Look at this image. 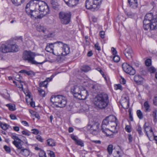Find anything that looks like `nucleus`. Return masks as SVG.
<instances>
[{
  "label": "nucleus",
  "instance_id": "obj_1",
  "mask_svg": "<svg viewBox=\"0 0 157 157\" xmlns=\"http://www.w3.org/2000/svg\"><path fill=\"white\" fill-rule=\"evenodd\" d=\"M93 103L97 109H105L109 103L108 95L104 92L98 94L94 99Z\"/></svg>",
  "mask_w": 157,
  "mask_h": 157
},
{
  "label": "nucleus",
  "instance_id": "obj_2",
  "mask_svg": "<svg viewBox=\"0 0 157 157\" xmlns=\"http://www.w3.org/2000/svg\"><path fill=\"white\" fill-rule=\"evenodd\" d=\"M71 93L75 98L80 100H85L89 96L88 92L84 88L77 85L71 87Z\"/></svg>",
  "mask_w": 157,
  "mask_h": 157
},
{
  "label": "nucleus",
  "instance_id": "obj_3",
  "mask_svg": "<svg viewBox=\"0 0 157 157\" xmlns=\"http://www.w3.org/2000/svg\"><path fill=\"white\" fill-rule=\"evenodd\" d=\"M18 50V46L12 40L8 41L6 44H2L0 47V51L3 53L17 52Z\"/></svg>",
  "mask_w": 157,
  "mask_h": 157
},
{
  "label": "nucleus",
  "instance_id": "obj_4",
  "mask_svg": "<svg viewBox=\"0 0 157 157\" xmlns=\"http://www.w3.org/2000/svg\"><path fill=\"white\" fill-rule=\"evenodd\" d=\"M51 102L57 107H65L67 103L65 97L61 95H52L51 98Z\"/></svg>",
  "mask_w": 157,
  "mask_h": 157
},
{
  "label": "nucleus",
  "instance_id": "obj_5",
  "mask_svg": "<svg viewBox=\"0 0 157 157\" xmlns=\"http://www.w3.org/2000/svg\"><path fill=\"white\" fill-rule=\"evenodd\" d=\"M36 55L34 52H31L30 51H24L23 53V59L25 60H28L29 63L35 65L42 64L44 62L39 63L35 60L34 58Z\"/></svg>",
  "mask_w": 157,
  "mask_h": 157
},
{
  "label": "nucleus",
  "instance_id": "obj_6",
  "mask_svg": "<svg viewBox=\"0 0 157 157\" xmlns=\"http://www.w3.org/2000/svg\"><path fill=\"white\" fill-rule=\"evenodd\" d=\"M102 0H86L85 6L87 9L94 11L97 10L101 4Z\"/></svg>",
  "mask_w": 157,
  "mask_h": 157
},
{
  "label": "nucleus",
  "instance_id": "obj_7",
  "mask_svg": "<svg viewBox=\"0 0 157 157\" xmlns=\"http://www.w3.org/2000/svg\"><path fill=\"white\" fill-rule=\"evenodd\" d=\"M59 18L62 24L66 25L69 23L71 16L70 12L61 11L59 13Z\"/></svg>",
  "mask_w": 157,
  "mask_h": 157
},
{
  "label": "nucleus",
  "instance_id": "obj_8",
  "mask_svg": "<svg viewBox=\"0 0 157 157\" xmlns=\"http://www.w3.org/2000/svg\"><path fill=\"white\" fill-rule=\"evenodd\" d=\"M143 21L145 23L147 22L152 24L151 28L154 29L157 27V14L153 15L152 13H147Z\"/></svg>",
  "mask_w": 157,
  "mask_h": 157
},
{
  "label": "nucleus",
  "instance_id": "obj_9",
  "mask_svg": "<svg viewBox=\"0 0 157 157\" xmlns=\"http://www.w3.org/2000/svg\"><path fill=\"white\" fill-rule=\"evenodd\" d=\"M41 16L43 17L48 14L49 13V7L44 2L40 0L38 10Z\"/></svg>",
  "mask_w": 157,
  "mask_h": 157
},
{
  "label": "nucleus",
  "instance_id": "obj_10",
  "mask_svg": "<svg viewBox=\"0 0 157 157\" xmlns=\"http://www.w3.org/2000/svg\"><path fill=\"white\" fill-rule=\"evenodd\" d=\"M40 0L31 1L26 5L25 9H29L31 10H38Z\"/></svg>",
  "mask_w": 157,
  "mask_h": 157
},
{
  "label": "nucleus",
  "instance_id": "obj_11",
  "mask_svg": "<svg viewBox=\"0 0 157 157\" xmlns=\"http://www.w3.org/2000/svg\"><path fill=\"white\" fill-rule=\"evenodd\" d=\"M56 43L57 45L62 48V52L61 54L62 56H66L70 52V48L69 46L61 41H57Z\"/></svg>",
  "mask_w": 157,
  "mask_h": 157
},
{
  "label": "nucleus",
  "instance_id": "obj_12",
  "mask_svg": "<svg viewBox=\"0 0 157 157\" xmlns=\"http://www.w3.org/2000/svg\"><path fill=\"white\" fill-rule=\"evenodd\" d=\"M26 13L32 18H42L43 17L41 16V14L37 10H31L29 9H25Z\"/></svg>",
  "mask_w": 157,
  "mask_h": 157
},
{
  "label": "nucleus",
  "instance_id": "obj_13",
  "mask_svg": "<svg viewBox=\"0 0 157 157\" xmlns=\"http://www.w3.org/2000/svg\"><path fill=\"white\" fill-rule=\"evenodd\" d=\"M123 70L126 73L130 75H134L136 73V71L132 67L127 63H123L122 65Z\"/></svg>",
  "mask_w": 157,
  "mask_h": 157
},
{
  "label": "nucleus",
  "instance_id": "obj_14",
  "mask_svg": "<svg viewBox=\"0 0 157 157\" xmlns=\"http://www.w3.org/2000/svg\"><path fill=\"white\" fill-rule=\"evenodd\" d=\"M99 124L97 122L94 123L92 125H89L88 126V128H89L90 129L91 133L93 134L96 135L97 134L99 131Z\"/></svg>",
  "mask_w": 157,
  "mask_h": 157
},
{
  "label": "nucleus",
  "instance_id": "obj_15",
  "mask_svg": "<svg viewBox=\"0 0 157 157\" xmlns=\"http://www.w3.org/2000/svg\"><path fill=\"white\" fill-rule=\"evenodd\" d=\"M146 123H145L144 128V131L145 132L147 136L149 138L150 137H151L152 136H154V133L151 128L147 125Z\"/></svg>",
  "mask_w": 157,
  "mask_h": 157
},
{
  "label": "nucleus",
  "instance_id": "obj_16",
  "mask_svg": "<svg viewBox=\"0 0 157 157\" xmlns=\"http://www.w3.org/2000/svg\"><path fill=\"white\" fill-rule=\"evenodd\" d=\"M125 56L128 59L131 58L132 51L131 46L129 45L127 46V47L125 48L123 52Z\"/></svg>",
  "mask_w": 157,
  "mask_h": 157
},
{
  "label": "nucleus",
  "instance_id": "obj_17",
  "mask_svg": "<svg viewBox=\"0 0 157 157\" xmlns=\"http://www.w3.org/2000/svg\"><path fill=\"white\" fill-rule=\"evenodd\" d=\"M65 3L69 6L73 7L76 5L79 0H63Z\"/></svg>",
  "mask_w": 157,
  "mask_h": 157
},
{
  "label": "nucleus",
  "instance_id": "obj_18",
  "mask_svg": "<svg viewBox=\"0 0 157 157\" xmlns=\"http://www.w3.org/2000/svg\"><path fill=\"white\" fill-rule=\"evenodd\" d=\"M121 104L122 107L124 108H128L129 107V101L126 97L122 99L121 101Z\"/></svg>",
  "mask_w": 157,
  "mask_h": 157
},
{
  "label": "nucleus",
  "instance_id": "obj_19",
  "mask_svg": "<svg viewBox=\"0 0 157 157\" xmlns=\"http://www.w3.org/2000/svg\"><path fill=\"white\" fill-rule=\"evenodd\" d=\"M128 2L130 7L135 9L138 6L137 0H128Z\"/></svg>",
  "mask_w": 157,
  "mask_h": 157
},
{
  "label": "nucleus",
  "instance_id": "obj_20",
  "mask_svg": "<svg viewBox=\"0 0 157 157\" xmlns=\"http://www.w3.org/2000/svg\"><path fill=\"white\" fill-rule=\"evenodd\" d=\"M151 25H152V24H150V23L146 22V23H145L143 21V28L145 30H147L149 28L151 30H155L157 29V27L154 29L151 28Z\"/></svg>",
  "mask_w": 157,
  "mask_h": 157
},
{
  "label": "nucleus",
  "instance_id": "obj_21",
  "mask_svg": "<svg viewBox=\"0 0 157 157\" xmlns=\"http://www.w3.org/2000/svg\"><path fill=\"white\" fill-rule=\"evenodd\" d=\"M56 42H54L53 43H49L47 44V45L46 46L45 50L48 52H53V48L54 44H56V43H55Z\"/></svg>",
  "mask_w": 157,
  "mask_h": 157
},
{
  "label": "nucleus",
  "instance_id": "obj_22",
  "mask_svg": "<svg viewBox=\"0 0 157 157\" xmlns=\"http://www.w3.org/2000/svg\"><path fill=\"white\" fill-rule=\"evenodd\" d=\"M47 144L49 146L53 147L56 146V143L55 140L51 138L49 139L46 140Z\"/></svg>",
  "mask_w": 157,
  "mask_h": 157
},
{
  "label": "nucleus",
  "instance_id": "obj_23",
  "mask_svg": "<svg viewBox=\"0 0 157 157\" xmlns=\"http://www.w3.org/2000/svg\"><path fill=\"white\" fill-rule=\"evenodd\" d=\"M22 141V140L21 139L20 140H18L17 141L16 140H14L13 142V144L17 149H21L22 148V145L21 144Z\"/></svg>",
  "mask_w": 157,
  "mask_h": 157
},
{
  "label": "nucleus",
  "instance_id": "obj_24",
  "mask_svg": "<svg viewBox=\"0 0 157 157\" xmlns=\"http://www.w3.org/2000/svg\"><path fill=\"white\" fill-rule=\"evenodd\" d=\"M134 80L136 83L140 84L143 81V78L140 75H136L134 77Z\"/></svg>",
  "mask_w": 157,
  "mask_h": 157
},
{
  "label": "nucleus",
  "instance_id": "obj_25",
  "mask_svg": "<svg viewBox=\"0 0 157 157\" xmlns=\"http://www.w3.org/2000/svg\"><path fill=\"white\" fill-rule=\"evenodd\" d=\"M109 123H112L113 122L116 121H117V118L113 115H109L106 117Z\"/></svg>",
  "mask_w": 157,
  "mask_h": 157
},
{
  "label": "nucleus",
  "instance_id": "obj_26",
  "mask_svg": "<svg viewBox=\"0 0 157 157\" xmlns=\"http://www.w3.org/2000/svg\"><path fill=\"white\" fill-rule=\"evenodd\" d=\"M110 123L107 119L106 117L103 120L101 124V128L103 129V128L107 127V126L108 125H109Z\"/></svg>",
  "mask_w": 157,
  "mask_h": 157
},
{
  "label": "nucleus",
  "instance_id": "obj_27",
  "mask_svg": "<svg viewBox=\"0 0 157 157\" xmlns=\"http://www.w3.org/2000/svg\"><path fill=\"white\" fill-rule=\"evenodd\" d=\"M101 130L102 132L105 134L106 136H108L111 134V131L109 130L107 127L103 128V129L101 128Z\"/></svg>",
  "mask_w": 157,
  "mask_h": 157
},
{
  "label": "nucleus",
  "instance_id": "obj_28",
  "mask_svg": "<svg viewBox=\"0 0 157 157\" xmlns=\"http://www.w3.org/2000/svg\"><path fill=\"white\" fill-rule=\"evenodd\" d=\"M144 106L145 108V112H147L151 111L150 105L147 101H146L144 102Z\"/></svg>",
  "mask_w": 157,
  "mask_h": 157
},
{
  "label": "nucleus",
  "instance_id": "obj_29",
  "mask_svg": "<svg viewBox=\"0 0 157 157\" xmlns=\"http://www.w3.org/2000/svg\"><path fill=\"white\" fill-rule=\"evenodd\" d=\"M6 106L11 111H13L16 109L15 105L13 104L10 103L6 105Z\"/></svg>",
  "mask_w": 157,
  "mask_h": 157
},
{
  "label": "nucleus",
  "instance_id": "obj_30",
  "mask_svg": "<svg viewBox=\"0 0 157 157\" xmlns=\"http://www.w3.org/2000/svg\"><path fill=\"white\" fill-rule=\"evenodd\" d=\"M157 110L156 109H154L152 112V116L153 118V121L156 123L157 122Z\"/></svg>",
  "mask_w": 157,
  "mask_h": 157
},
{
  "label": "nucleus",
  "instance_id": "obj_31",
  "mask_svg": "<svg viewBox=\"0 0 157 157\" xmlns=\"http://www.w3.org/2000/svg\"><path fill=\"white\" fill-rule=\"evenodd\" d=\"M21 153L25 156H28L30 153L29 151L27 149H21Z\"/></svg>",
  "mask_w": 157,
  "mask_h": 157
},
{
  "label": "nucleus",
  "instance_id": "obj_32",
  "mask_svg": "<svg viewBox=\"0 0 157 157\" xmlns=\"http://www.w3.org/2000/svg\"><path fill=\"white\" fill-rule=\"evenodd\" d=\"M136 130L137 132L140 136L143 135V133L142 132V128L139 124H138L136 127Z\"/></svg>",
  "mask_w": 157,
  "mask_h": 157
},
{
  "label": "nucleus",
  "instance_id": "obj_33",
  "mask_svg": "<svg viewBox=\"0 0 157 157\" xmlns=\"http://www.w3.org/2000/svg\"><path fill=\"white\" fill-rule=\"evenodd\" d=\"M92 88L95 92L98 93L100 89V87L98 84H95L92 86Z\"/></svg>",
  "mask_w": 157,
  "mask_h": 157
},
{
  "label": "nucleus",
  "instance_id": "obj_34",
  "mask_svg": "<svg viewBox=\"0 0 157 157\" xmlns=\"http://www.w3.org/2000/svg\"><path fill=\"white\" fill-rule=\"evenodd\" d=\"M36 29L39 32H44L46 29L43 26L41 25H37L36 27Z\"/></svg>",
  "mask_w": 157,
  "mask_h": 157
},
{
  "label": "nucleus",
  "instance_id": "obj_35",
  "mask_svg": "<svg viewBox=\"0 0 157 157\" xmlns=\"http://www.w3.org/2000/svg\"><path fill=\"white\" fill-rule=\"evenodd\" d=\"M38 91L39 94L40 96L42 97H44L45 95V92L44 90L40 88H38Z\"/></svg>",
  "mask_w": 157,
  "mask_h": 157
},
{
  "label": "nucleus",
  "instance_id": "obj_36",
  "mask_svg": "<svg viewBox=\"0 0 157 157\" xmlns=\"http://www.w3.org/2000/svg\"><path fill=\"white\" fill-rule=\"evenodd\" d=\"M136 113L138 117L140 119L143 118V114L140 110H138L136 112Z\"/></svg>",
  "mask_w": 157,
  "mask_h": 157
},
{
  "label": "nucleus",
  "instance_id": "obj_37",
  "mask_svg": "<svg viewBox=\"0 0 157 157\" xmlns=\"http://www.w3.org/2000/svg\"><path fill=\"white\" fill-rule=\"evenodd\" d=\"M9 126V125L7 124H3L2 123V124L0 126V127L3 130H6L8 129Z\"/></svg>",
  "mask_w": 157,
  "mask_h": 157
},
{
  "label": "nucleus",
  "instance_id": "obj_38",
  "mask_svg": "<svg viewBox=\"0 0 157 157\" xmlns=\"http://www.w3.org/2000/svg\"><path fill=\"white\" fill-rule=\"evenodd\" d=\"M10 136L11 137L12 139L14 140H20V139H19L18 137L16 136V134L15 133H11L10 134Z\"/></svg>",
  "mask_w": 157,
  "mask_h": 157
},
{
  "label": "nucleus",
  "instance_id": "obj_39",
  "mask_svg": "<svg viewBox=\"0 0 157 157\" xmlns=\"http://www.w3.org/2000/svg\"><path fill=\"white\" fill-rule=\"evenodd\" d=\"M81 70L82 71L86 72L90 70V67L88 66H85L82 67Z\"/></svg>",
  "mask_w": 157,
  "mask_h": 157
},
{
  "label": "nucleus",
  "instance_id": "obj_40",
  "mask_svg": "<svg viewBox=\"0 0 157 157\" xmlns=\"http://www.w3.org/2000/svg\"><path fill=\"white\" fill-rule=\"evenodd\" d=\"M48 84V82H47V81H44L40 82L39 86L40 87H44L46 88L47 87V85Z\"/></svg>",
  "mask_w": 157,
  "mask_h": 157
},
{
  "label": "nucleus",
  "instance_id": "obj_41",
  "mask_svg": "<svg viewBox=\"0 0 157 157\" xmlns=\"http://www.w3.org/2000/svg\"><path fill=\"white\" fill-rule=\"evenodd\" d=\"M97 70L100 72V73L102 75V76L105 79V80L107 81V78L106 77V75L103 72V71L100 68H98L97 69Z\"/></svg>",
  "mask_w": 157,
  "mask_h": 157
},
{
  "label": "nucleus",
  "instance_id": "obj_42",
  "mask_svg": "<svg viewBox=\"0 0 157 157\" xmlns=\"http://www.w3.org/2000/svg\"><path fill=\"white\" fill-rule=\"evenodd\" d=\"M113 146L112 145H109L107 147V151L109 155H111L112 153Z\"/></svg>",
  "mask_w": 157,
  "mask_h": 157
},
{
  "label": "nucleus",
  "instance_id": "obj_43",
  "mask_svg": "<svg viewBox=\"0 0 157 157\" xmlns=\"http://www.w3.org/2000/svg\"><path fill=\"white\" fill-rule=\"evenodd\" d=\"M13 3L16 6H19L21 4V0H11Z\"/></svg>",
  "mask_w": 157,
  "mask_h": 157
},
{
  "label": "nucleus",
  "instance_id": "obj_44",
  "mask_svg": "<svg viewBox=\"0 0 157 157\" xmlns=\"http://www.w3.org/2000/svg\"><path fill=\"white\" fill-rule=\"evenodd\" d=\"M75 143L77 145L81 147H83L84 146L83 142L81 140H78Z\"/></svg>",
  "mask_w": 157,
  "mask_h": 157
},
{
  "label": "nucleus",
  "instance_id": "obj_45",
  "mask_svg": "<svg viewBox=\"0 0 157 157\" xmlns=\"http://www.w3.org/2000/svg\"><path fill=\"white\" fill-rule=\"evenodd\" d=\"M117 125V121L113 122L112 123H110L109 124L112 128H114L115 130L116 129V127Z\"/></svg>",
  "mask_w": 157,
  "mask_h": 157
},
{
  "label": "nucleus",
  "instance_id": "obj_46",
  "mask_svg": "<svg viewBox=\"0 0 157 157\" xmlns=\"http://www.w3.org/2000/svg\"><path fill=\"white\" fill-rule=\"evenodd\" d=\"M125 14L130 18H132L134 16V14L131 12H125Z\"/></svg>",
  "mask_w": 157,
  "mask_h": 157
},
{
  "label": "nucleus",
  "instance_id": "obj_47",
  "mask_svg": "<svg viewBox=\"0 0 157 157\" xmlns=\"http://www.w3.org/2000/svg\"><path fill=\"white\" fill-rule=\"evenodd\" d=\"M39 155L40 157H47L45 152L42 150H40Z\"/></svg>",
  "mask_w": 157,
  "mask_h": 157
},
{
  "label": "nucleus",
  "instance_id": "obj_48",
  "mask_svg": "<svg viewBox=\"0 0 157 157\" xmlns=\"http://www.w3.org/2000/svg\"><path fill=\"white\" fill-rule=\"evenodd\" d=\"M32 72L30 71H27L25 70H22L20 71L19 73H24L28 75H29L31 74Z\"/></svg>",
  "mask_w": 157,
  "mask_h": 157
},
{
  "label": "nucleus",
  "instance_id": "obj_49",
  "mask_svg": "<svg viewBox=\"0 0 157 157\" xmlns=\"http://www.w3.org/2000/svg\"><path fill=\"white\" fill-rule=\"evenodd\" d=\"M113 59L114 62H118L119 61L120 58L119 56L115 55L114 56Z\"/></svg>",
  "mask_w": 157,
  "mask_h": 157
},
{
  "label": "nucleus",
  "instance_id": "obj_50",
  "mask_svg": "<svg viewBox=\"0 0 157 157\" xmlns=\"http://www.w3.org/2000/svg\"><path fill=\"white\" fill-rule=\"evenodd\" d=\"M145 64L147 66H150L151 65V59H147L145 61Z\"/></svg>",
  "mask_w": 157,
  "mask_h": 157
},
{
  "label": "nucleus",
  "instance_id": "obj_51",
  "mask_svg": "<svg viewBox=\"0 0 157 157\" xmlns=\"http://www.w3.org/2000/svg\"><path fill=\"white\" fill-rule=\"evenodd\" d=\"M22 133L23 135L27 136H29L30 135V132L27 130L22 131Z\"/></svg>",
  "mask_w": 157,
  "mask_h": 157
},
{
  "label": "nucleus",
  "instance_id": "obj_52",
  "mask_svg": "<svg viewBox=\"0 0 157 157\" xmlns=\"http://www.w3.org/2000/svg\"><path fill=\"white\" fill-rule=\"evenodd\" d=\"M4 148L7 153H10V152L11 149L10 147L9 146L6 145H5L4 146Z\"/></svg>",
  "mask_w": 157,
  "mask_h": 157
},
{
  "label": "nucleus",
  "instance_id": "obj_53",
  "mask_svg": "<svg viewBox=\"0 0 157 157\" xmlns=\"http://www.w3.org/2000/svg\"><path fill=\"white\" fill-rule=\"evenodd\" d=\"M156 71V69L153 67H151L148 69V71L151 73H154Z\"/></svg>",
  "mask_w": 157,
  "mask_h": 157
},
{
  "label": "nucleus",
  "instance_id": "obj_54",
  "mask_svg": "<svg viewBox=\"0 0 157 157\" xmlns=\"http://www.w3.org/2000/svg\"><path fill=\"white\" fill-rule=\"evenodd\" d=\"M100 37L102 39L104 38L105 37V32L103 31H101L99 33Z\"/></svg>",
  "mask_w": 157,
  "mask_h": 157
},
{
  "label": "nucleus",
  "instance_id": "obj_55",
  "mask_svg": "<svg viewBox=\"0 0 157 157\" xmlns=\"http://www.w3.org/2000/svg\"><path fill=\"white\" fill-rule=\"evenodd\" d=\"M94 47L96 50L99 51L101 50V47L99 46V44L98 43H97L95 44Z\"/></svg>",
  "mask_w": 157,
  "mask_h": 157
},
{
  "label": "nucleus",
  "instance_id": "obj_56",
  "mask_svg": "<svg viewBox=\"0 0 157 157\" xmlns=\"http://www.w3.org/2000/svg\"><path fill=\"white\" fill-rule=\"evenodd\" d=\"M36 138L37 140L40 141V142H43V139L40 135H37L36 136Z\"/></svg>",
  "mask_w": 157,
  "mask_h": 157
},
{
  "label": "nucleus",
  "instance_id": "obj_57",
  "mask_svg": "<svg viewBox=\"0 0 157 157\" xmlns=\"http://www.w3.org/2000/svg\"><path fill=\"white\" fill-rule=\"evenodd\" d=\"M125 129L126 131L128 132H131V128L129 125H126Z\"/></svg>",
  "mask_w": 157,
  "mask_h": 157
},
{
  "label": "nucleus",
  "instance_id": "obj_58",
  "mask_svg": "<svg viewBox=\"0 0 157 157\" xmlns=\"http://www.w3.org/2000/svg\"><path fill=\"white\" fill-rule=\"evenodd\" d=\"M32 133L35 134H38L39 133V131L37 129H34L32 130Z\"/></svg>",
  "mask_w": 157,
  "mask_h": 157
},
{
  "label": "nucleus",
  "instance_id": "obj_59",
  "mask_svg": "<svg viewBox=\"0 0 157 157\" xmlns=\"http://www.w3.org/2000/svg\"><path fill=\"white\" fill-rule=\"evenodd\" d=\"M128 139L129 143H131L132 141L133 138L130 134L128 135Z\"/></svg>",
  "mask_w": 157,
  "mask_h": 157
},
{
  "label": "nucleus",
  "instance_id": "obj_60",
  "mask_svg": "<svg viewBox=\"0 0 157 157\" xmlns=\"http://www.w3.org/2000/svg\"><path fill=\"white\" fill-rule=\"evenodd\" d=\"M129 117L130 120L132 121H133V117L132 116V115L131 113V111L130 110H129Z\"/></svg>",
  "mask_w": 157,
  "mask_h": 157
},
{
  "label": "nucleus",
  "instance_id": "obj_61",
  "mask_svg": "<svg viewBox=\"0 0 157 157\" xmlns=\"http://www.w3.org/2000/svg\"><path fill=\"white\" fill-rule=\"evenodd\" d=\"M111 50L112 52V54L113 55H115L117 53V51H116V49L114 48L113 47H112L111 48Z\"/></svg>",
  "mask_w": 157,
  "mask_h": 157
},
{
  "label": "nucleus",
  "instance_id": "obj_62",
  "mask_svg": "<svg viewBox=\"0 0 157 157\" xmlns=\"http://www.w3.org/2000/svg\"><path fill=\"white\" fill-rule=\"evenodd\" d=\"M116 89L120 90H122V88L121 85L118 84L116 86Z\"/></svg>",
  "mask_w": 157,
  "mask_h": 157
},
{
  "label": "nucleus",
  "instance_id": "obj_63",
  "mask_svg": "<svg viewBox=\"0 0 157 157\" xmlns=\"http://www.w3.org/2000/svg\"><path fill=\"white\" fill-rule=\"evenodd\" d=\"M48 154L50 156V157H55L54 153L52 151H50Z\"/></svg>",
  "mask_w": 157,
  "mask_h": 157
},
{
  "label": "nucleus",
  "instance_id": "obj_64",
  "mask_svg": "<svg viewBox=\"0 0 157 157\" xmlns=\"http://www.w3.org/2000/svg\"><path fill=\"white\" fill-rule=\"evenodd\" d=\"M153 103L155 105H157V96L155 97L154 99Z\"/></svg>",
  "mask_w": 157,
  "mask_h": 157
}]
</instances>
